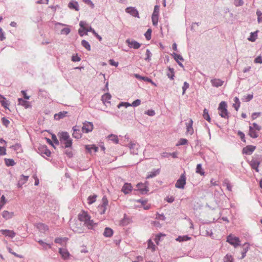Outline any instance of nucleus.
<instances>
[{"instance_id": "1", "label": "nucleus", "mask_w": 262, "mask_h": 262, "mask_svg": "<svg viewBox=\"0 0 262 262\" xmlns=\"http://www.w3.org/2000/svg\"><path fill=\"white\" fill-rule=\"evenodd\" d=\"M78 220L82 222L89 229H92L96 225L88 212L82 210L78 216Z\"/></svg>"}, {"instance_id": "2", "label": "nucleus", "mask_w": 262, "mask_h": 262, "mask_svg": "<svg viewBox=\"0 0 262 262\" xmlns=\"http://www.w3.org/2000/svg\"><path fill=\"white\" fill-rule=\"evenodd\" d=\"M58 136L61 143L64 145L65 148L71 147L72 145V139L69 134L66 132H61L58 133Z\"/></svg>"}, {"instance_id": "3", "label": "nucleus", "mask_w": 262, "mask_h": 262, "mask_svg": "<svg viewBox=\"0 0 262 262\" xmlns=\"http://www.w3.org/2000/svg\"><path fill=\"white\" fill-rule=\"evenodd\" d=\"M219 114L221 116V117L224 118L226 119L228 118V112L227 111V105L225 101H222L220 104L218 108Z\"/></svg>"}, {"instance_id": "4", "label": "nucleus", "mask_w": 262, "mask_h": 262, "mask_svg": "<svg viewBox=\"0 0 262 262\" xmlns=\"http://www.w3.org/2000/svg\"><path fill=\"white\" fill-rule=\"evenodd\" d=\"M227 242L233 246L234 247L240 245V240L238 237H236L233 235H229L227 237Z\"/></svg>"}, {"instance_id": "5", "label": "nucleus", "mask_w": 262, "mask_h": 262, "mask_svg": "<svg viewBox=\"0 0 262 262\" xmlns=\"http://www.w3.org/2000/svg\"><path fill=\"white\" fill-rule=\"evenodd\" d=\"M108 202L105 196L102 199V204L98 206V211L101 214H103L105 212L106 207L108 205Z\"/></svg>"}, {"instance_id": "6", "label": "nucleus", "mask_w": 262, "mask_h": 262, "mask_svg": "<svg viewBox=\"0 0 262 262\" xmlns=\"http://www.w3.org/2000/svg\"><path fill=\"white\" fill-rule=\"evenodd\" d=\"M94 128V125L92 122L85 121L83 123L82 131L84 133H89L92 132Z\"/></svg>"}, {"instance_id": "7", "label": "nucleus", "mask_w": 262, "mask_h": 262, "mask_svg": "<svg viewBox=\"0 0 262 262\" xmlns=\"http://www.w3.org/2000/svg\"><path fill=\"white\" fill-rule=\"evenodd\" d=\"M186 179L185 174H181L180 178L177 180L175 184L176 187L183 189L186 184Z\"/></svg>"}, {"instance_id": "8", "label": "nucleus", "mask_w": 262, "mask_h": 262, "mask_svg": "<svg viewBox=\"0 0 262 262\" xmlns=\"http://www.w3.org/2000/svg\"><path fill=\"white\" fill-rule=\"evenodd\" d=\"M140 104H141V100L140 99H137L135 101H133L131 104L127 102H121V103L118 104V107L120 108L121 106H124L126 107H127V106H129L136 107V106H138L139 105H140Z\"/></svg>"}, {"instance_id": "9", "label": "nucleus", "mask_w": 262, "mask_h": 262, "mask_svg": "<svg viewBox=\"0 0 262 262\" xmlns=\"http://www.w3.org/2000/svg\"><path fill=\"white\" fill-rule=\"evenodd\" d=\"M126 42L130 48L138 49L141 47V44L134 40L127 39Z\"/></svg>"}, {"instance_id": "10", "label": "nucleus", "mask_w": 262, "mask_h": 262, "mask_svg": "<svg viewBox=\"0 0 262 262\" xmlns=\"http://www.w3.org/2000/svg\"><path fill=\"white\" fill-rule=\"evenodd\" d=\"M138 190L142 194H145L148 191L146 183H139L137 185Z\"/></svg>"}, {"instance_id": "11", "label": "nucleus", "mask_w": 262, "mask_h": 262, "mask_svg": "<svg viewBox=\"0 0 262 262\" xmlns=\"http://www.w3.org/2000/svg\"><path fill=\"white\" fill-rule=\"evenodd\" d=\"M126 12L130 14L134 17L139 18V13L138 10L134 7H127L125 9Z\"/></svg>"}, {"instance_id": "12", "label": "nucleus", "mask_w": 262, "mask_h": 262, "mask_svg": "<svg viewBox=\"0 0 262 262\" xmlns=\"http://www.w3.org/2000/svg\"><path fill=\"white\" fill-rule=\"evenodd\" d=\"M39 150L40 154L43 156H46L47 157H50L51 152L49 149H48L47 146L42 145L39 148Z\"/></svg>"}, {"instance_id": "13", "label": "nucleus", "mask_w": 262, "mask_h": 262, "mask_svg": "<svg viewBox=\"0 0 262 262\" xmlns=\"http://www.w3.org/2000/svg\"><path fill=\"white\" fill-rule=\"evenodd\" d=\"M0 232L5 236H8L10 238H13L16 235L15 232L11 230H1Z\"/></svg>"}, {"instance_id": "14", "label": "nucleus", "mask_w": 262, "mask_h": 262, "mask_svg": "<svg viewBox=\"0 0 262 262\" xmlns=\"http://www.w3.org/2000/svg\"><path fill=\"white\" fill-rule=\"evenodd\" d=\"M133 189L132 185L130 183H125L123 186L121 191L125 194L129 193Z\"/></svg>"}, {"instance_id": "15", "label": "nucleus", "mask_w": 262, "mask_h": 262, "mask_svg": "<svg viewBox=\"0 0 262 262\" xmlns=\"http://www.w3.org/2000/svg\"><path fill=\"white\" fill-rule=\"evenodd\" d=\"M249 164L251 168L255 169L256 172H259L258 166L260 164V162L256 159H252L250 162Z\"/></svg>"}, {"instance_id": "16", "label": "nucleus", "mask_w": 262, "mask_h": 262, "mask_svg": "<svg viewBox=\"0 0 262 262\" xmlns=\"http://www.w3.org/2000/svg\"><path fill=\"white\" fill-rule=\"evenodd\" d=\"M256 147L253 145H248L243 149V153L246 155H251L255 149Z\"/></svg>"}, {"instance_id": "17", "label": "nucleus", "mask_w": 262, "mask_h": 262, "mask_svg": "<svg viewBox=\"0 0 262 262\" xmlns=\"http://www.w3.org/2000/svg\"><path fill=\"white\" fill-rule=\"evenodd\" d=\"M193 121L192 119H190L188 122L186 123V133L192 135L193 134V128L192 127Z\"/></svg>"}, {"instance_id": "18", "label": "nucleus", "mask_w": 262, "mask_h": 262, "mask_svg": "<svg viewBox=\"0 0 262 262\" xmlns=\"http://www.w3.org/2000/svg\"><path fill=\"white\" fill-rule=\"evenodd\" d=\"M59 252L61 255L62 258L64 259H68L70 256V253L66 249L60 248L59 249Z\"/></svg>"}, {"instance_id": "19", "label": "nucleus", "mask_w": 262, "mask_h": 262, "mask_svg": "<svg viewBox=\"0 0 262 262\" xmlns=\"http://www.w3.org/2000/svg\"><path fill=\"white\" fill-rule=\"evenodd\" d=\"M257 130L252 128V126H249V130L248 133L249 136L252 138H256L258 137V132Z\"/></svg>"}, {"instance_id": "20", "label": "nucleus", "mask_w": 262, "mask_h": 262, "mask_svg": "<svg viewBox=\"0 0 262 262\" xmlns=\"http://www.w3.org/2000/svg\"><path fill=\"white\" fill-rule=\"evenodd\" d=\"M79 25L81 28H83V29L87 33L89 31L93 32V29L91 27L88 26L86 23L84 21H81L79 23Z\"/></svg>"}, {"instance_id": "21", "label": "nucleus", "mask_w": 262, "mask_h": 262, "mask_svg": "<svg viewBox=\"0 0 262 262\" xmlns=\"http://www.w3.org/2000/svg\"><path fill=\"white\" fill-rule=\"evenodd\" d=\"M73 133L72 136L76 139H80L82 137V134L80 133V130L77 128L76 126L73 127Z\"/></svg>"}, {"instance_id": "22", "label": "nucleus", "mask_w": 262, "mask_h": 262, "mask_svg": "<svg viewBox=\"0 0 262 262\" xmlns=\"http://www.w3.org/2000/svg\"><path fill=\"white\" fill-rule=\"evenodd\" d=\"M2 216L6 220L11 219L14 216L13 212H9L7 210H4L2 212Z\"/></svg>"}, {"instance_id": "23", "label": "nucleus", "mask_w": 262, "mask_h": 262, "mask_svg": "<svg viewBox=\"0 0 262 262\" xmlns=\"http://www.w3.org/2000/svg\"><path fill=\"white\" fill-rule=\"evenodd\" d=\"M28 178H29L28 176H25L24 175H21V177L18 182V184H17L18 187H21L23 185H24L27 182Z\"/></svg>"}, {"instance_id": "24", "label": "nucleus", "mask_w": 262, "mask_h": 262, "mask_svg": "<svg viewBox=\"0 0 262 262\" xmlns=\"http://www.w3.org/2000/svg\"><path fill=\"white\" fill-rule=\"evenodd\" d=\"M111 99V95L109 93H106L102 95L101 100L103 103L106 104V103H110V100Z\"/></svg>"}, {"instance_id": "25", "label": "nucleus", "mask_w": 262, "mask_h": 262, "mask_svg": "<svg viewBox=\"0 0 262 262\" xmlns=\"http://www.w3.org/2000/svg\"><path fill=\"white\" fill-rule=\"evenodd\" d=\"M211 83L212 85L215 87H219L222 86L223 83L224 81L220 79H214L211 80Z\"/></svg>"}, {"instance_id": "26", "label": "nucleus", "mask_w": 262, "mask_h": 262, "mask_svg": "<svg viewBox=\"0 0 262 262\" xmlns=\"http://www.w3.org/2000/svg\"><path fill=\"white\" fill-rule=\"evenodd\" d=\"M172 56L173 57L174 59L178 62V63L181 67H183V64L181 62L179 61V60L183 61L184 59L182 56L180 55L177 54L176 53H173Z\"/></svg>"}, {"instance_id": "27", "label": "nucleus", "mask_w": 262, "mask_h": 262, "mask_svg": "<svg viewBox=\"0 0 262 262\" xmlns=\"http://www.w3.org/2000/svg\"><path fill=\"white\" fill-rule=\"evenodd\" d=\"M68 7L71 9H74L76 11L79 10V6L77 2H70L68 4Z\"/></svg>"}, {"instance_id": "28", "label": "nucleus", "mask_w": 262, "mask_h": 262, "mask_svg": "<svg viewBox=\"0 0 262 262\" xmlns=\"http://www.w3.org/2000/svg\"><path fill=\"white\" fill-rule=\"evenodd\" d=\"M5 100L6 98L3 96L0 95V102L2 105L6 108H8L9 103L8 101Z\"/></svg>"}, {"instance_id": "29", "label": "nucleus", "mask_w": 262, "mask_h": 262, "mask_svg": "<svg viewBox=\"0 0 262 262\" xmlns=\"http://www.w3.org/2000/svg\"><path fill=\"white\" fill-rule=\"evenodd\" d=\"M18 101V104L24 106L26 108L30 106V103L26 100H23L22 98H19Z\"/></svg>"}, {"instance_id": "30", "label": "nucleus", "mask_w": 262, "mask_h": 262, "mask_svg": "<svg viewBox=\"0 0 262 262\" xmlns=\"http://www.w3.org/2000/svg\"><path fill=\"white\" fill-rule=\"evenodd\" d=\"M67 114H68V112H66V111L61 112H59L58 114H56L54 115V118L56 119L59 120L60 119H62V118L65 117L67 116Z\"/></svg>"}, {"instance_id": "31", "label": "nucleus", "mask_w": 262, "mask_h": 262, "mask_svg": "<svg viewBox=\"0 0 262 262\" xmlns=\"http://www.w3.org/2000/svg\"><path fill=\"white\" fill-rule=\"evenodd\" d=\"M37 228L41 232H45L49 230L48 226L42 223L38 224Z\"/></svg>"}, {"instance_id": "32", "label": "nucleus", "mask_w": 262, "mask_h": 262, "mask_svg": "<svg viewBox=\"0 0 262 262\" xmlns=\"http://www.w3.org/2000/svg\"><path fill=\"white\" fill-rule=\"evenodd\" d=\"M113 234V230L110 228H106L103 232V235L105 237H111Z\"/></svg>"}, {"instance_id": "33", "label": "nucleus", "mask_w": 262, "mask_h": 262, "mask_svg": "<svg viewBox=\"0 0 262 262\" xmlns=\"http://www.w3.org/2000/svg\"><path fill=\"white\" fill-rule=\"evenodd\" d=\"M108 139L113 142L115 144L119 143V139L118 136L116 135L111 134L107 137Z\"/></svg>"}, {"instance_id": "34", "label": "nucleus", "mask_w": 262, "mask_h": 262, "mask_svg": "<svg viewBox=\"0 0 262 262\" xmlns=\"http://www.w3.org/2000/svg\"><path fill=\"white\" fill-rule=\"evenodd\" d=\"M167 76L171 80L173 79L174 77V72L173 68L170 67L168 68V71L167 72Z\"/></svg>"}, {"instance_id": "35", "label": "nucleus", "mask_w": 262, "mask_h": 262, "mask_svg": "<svg viewBox=\"0 0 262 262\" xmlns=\"http://www.w3.org/2000/svg\"><path fill=\"white\" fill-rule=\"evenodd\" d=\"M85 148L89 152H91L92 150H94L95 152H97L98 150V147L95 145H86L85 146Z\"/></svg>"}, {"instance_id": "36", "label": "nucleus", "mask_w": 262, "mask_h": 262, "mask_svg": "<svg viewBox=\"0 0 262 262\" xmlns=\"http://www.w3.org/2000/svg\"><path fill=\"white\" fill-rule=\"evenodd\" d=\"M68 238L67 237H57L55 239V242L60 245H62L63 243H66L68 241Z\"/></svg>"}, {"instance_id": "37", "label": "nucleus", "mask_w": 262, "mask_h": 262, "mask_svg": "<svg viewBox=\"0 0 262 262\" xmlns=\"http://www.w3.org/2000/svg\"><path fill=\"white\" fill-rule=\"evenodd\" d=\"M38 243L42 247V248L45 250L51 248V245L50 244L45 243L41 240L38 241Z\"/></svg>"}, {"instance_id": "38", "label": "nucleus", "mask_w": 262, "mask_h": 262, "mask_svg": "<svg viewBox=\"0 0 262 262\" xmlns=\"http://www.w3.org/2000/svg\"><path fill=\"white\" fill-rule=\"evenodd\" d=\"M257 32L258 31H255L254 32L251 33L250 36L248 38V39L249 41H252V42L255 41V40L257 38Z\"/></svg>"}, {"instance_id": "39", "label": "nucleus", "mask_w": 262, "mask_h": 262, "mask_svg": "<svg viewBox=\"0 0 262 262\" xmlns=\"http://www.w3.org/2000/svg\"><path fill=\"white\" fill-rule=\"evenodd\" d=\"M223 185L226 187L227 189L229 191H232V186L228 180H225L223 182Z\"/></svg>"}, {"instance_id": "40", "label": "nucleus", "mask_w": 262, "mask_h": 262, "mask_svg": "<svg viewBox=\"0 0 262 262\" xmlns=\"http://www.w3.org/2000/svg\"><path fill=\"white\" fill-rule=\"evenodd\" d=\"M152 24L154 26L157 25L158 22V13H153L151 17Z\"/></svg>"}, {"instance_id": "41", "label": "nucleus", "mask_w": 262, "mask_h": 262, "mask_svg": "<svg viewBox=\"0 0 262 262\" xmlns=\"http://www.w3.org/2000/svg\"><path fill=\"white\" fill-rule=\"evenodd\" d=\"M97 196L96 195H90L88 198V203L89 204L91 205L93 203L95 202L96 201Z\"/></svg>"}, {"instance_id": "42", "label": "nucleus", "mask_w": 262, "mask_h": 262, "mask_svg": "<svg viewBox=\"0 0 262 262\" xmlns=\"http://www.w3.org/2000/svg\"><path fill=\"white\" fill-rule=\"evenodd\" d=\"M191 237L187 235L179 236L176 240L180 242L190 240Z\"/></svg>"}, {"instance_id": "43", "label": "nucleus", "mask_w": 262, "mask_h": 262, "mask_svg": "<svg viewBox=\"0 0 262 262\" xmlns=\"http://www.w3.org/2000/svg\"><path fill=\"white\" fill-rule=\"evenodd\" d=\"M196 172L200 174L201 176L204 175L205 172L202 168V165L201 164H199L197 165L196 168Z\"/></svg>"}, {"instance_id": "44", "label": "nucleus", "mask_w": 262, "mask_h": 262, "mask_svg": "<svg viewBox=\"0 0 262 262\" xmlns=\"http://www.w3.org/2000/svg\"><path fill=\"white\" fill-rule=\"evenodd\" d=\"M234 102L235 103L233 104V106L235 108V109L236 111H237L238 108L240 106V102H239L238 98L236 97H235L234 98Z\"/></svg>"}, {"instance_id": "45", "label": "nucleus", "mask_w": 262, "mask_h": 262, "mask_svg": "<svg viewBox=\"0 0 262 262\" xmlns=\"http://www.w3.org/2000/svg\"><path fill=\"white\" fill-rule=\"evenodd\" d=\"M203 117L209 122H210L211 119L210 118L208 111L206 108H205L203 111Z\"/></svg>"}, {"instance_id": "46", "label": "nucleus", "mask_w": 262, "mask_h": 262, "mask_svg": "<svg viewBox=\"0 0 262 262\" xmlns=\"http://www.w3.org/2000/svg\"><path fill=\"white\" fill-rule=\"evenodd\" d=\"M5 164L8 166H13L15 164L14 161L11 159H5Z\"/></svg>"}, {"instance_id": "47", "label": "nucleus", "mask_w": 262, "mask_h": 262, "mask_svg": "<svg viewBox=\"0 0 262 262\" xmlns=\"http://www.w3.org/2000/svg\"><path fill=\"white\" fill-rule=\"evenodd\" d=\"M135 77L139 79H142L144 81H147V82H151V79L147 77H143L139 74H135Z\"/></svg>"}, {"instance_id": "48", "label": "nucleus", "mask_w": 262, "mask_h": 262, "mask_svg": "<svg viewBox=\"0 0 262 262\" xmlns=\"http://www.w3.org/2000/svg\"><path fill=\"white\" fill-rule=\"evenodd\" d=\"M188 143V140L186 139L181 138L179 140L178 142L177 143L176 146H178L180 145H186Z\"/></svg>"}, {"instance_id": "49", "label": "nucleus", "mask_w": 262, "mask_h": 262, "mask_svg": "<svg viewBox=\"0 0 262 262\" xmlns=\"http://www.w3.org/2000/svg\"><path fill=\"white\" fill-rule=\"evenodd\" d=\"M155 245L154 243L151 241V239H149L148 241V247L147 248L150 249L152 251H154L155 250Z\"/></svg>"}, {"instance_id": "50", "label": "nucleus", "mask_w": 262, "mask_h": 262, "mask_svg": "<svg viewBox=\"0 0 262 262\" xmlns=\"http://www.w3.org/2000/svg\"><path fill=\"white\" fill-rule=\"evenodd\" d=\"M81 44L88 51L91 50V46L87 41L85 40H82L81 41Z\"/></svg>"}, {"instance_id": "51", "label": "nucleus", "mask_w": 262, "mask_h": 262, "mask_svg": "<svg viewBox=\"0 0 262 262\" xmlns=\"http://www.w3.org/2000/svg\"><path fill=\"white\" fill-rule=\"evenodd\" d=\"M256 14L257 15V21L259 23H262V12L257 10L256 11Z\"/></svg>"}, {"instance_id": "52", "label": "nucleus", "mask_w": 262, "mask_h": 262, "mask_svg": "<svg viewBox=\"0 0 262 262\" xmlns=\"http://www.w3.org/2000/svg\"><path fill=\"white\" fill-rule=\"evenodd\" d=\"M224 262H229L233 261V257L231 255L227 254L224 258Z\"/></svg>"}, {"instance_id": "53", "label": "nucleus", "mask_w": 262, "mask_h": 262, "mask_svg": "<svg viewBox=\"0 0 262 262\" xmlns=\"http://www.w3.org/2000/svg\"><path fill=\"white\" fill-rule=\"evenodd\" d=\"M237 135L240 137L242 141L245 143L246 139H245V134H244V133H243L241 131H238L237 133Z\"/></svg>"}, {"instance_id": "54", "label": "nucleus", "mask_w": 262, "mask_h": 262, "mask_svg": "<svg viewBox=\"0 0 262 262\" xmlns=\"http://www.w3.org/2000/svg\"><path fill=\"white\" fill-rule=\"evenodd\" d=\"M151 56V53L150 51H149V50L147 49L146 52V57L145 58V59L146 60L149 61L150 60Z\"/></svg>"}, {"instance_id": "55", "label": "nucleus", "mask_w": 262, "mask_h": 262, "mask_svg": "<svg viewBox=\"0 0 262 262\" xmlns=\"http://www.w3.org/2000/svg\"><path fill=\"white\" fill-rule=\"evenodd\" d=\"M151 30L150 29H148L145 34V37L147 40H150L151 38Z\"/></svg>"}, {"instance_id": "56", "label": "nucleus", "mask_w": 262, "mask_h": 262, "mask_svg": "<svg viewBox=\"0 0 262 262\" xmlns=\"http://www.w3.org/2000/svg\"><path fill=\"white\" fill-rule=\"evenodd\" d=\"M252 125L253 126H252V128H254L257 131H260L261 129V127L256 123H253Z\"/></svg>"}, {"instance_id": "57", "label": "nucleus", "mask_w": 262, "mask_h": 262, "mask_svg": "<svg viewBox=\"0 0 262 262\" xmlns=\"http://www.w3.org/2000/svg\"><path fill=\"white\" fill-rule=\"evenodd\" d=\"M8 251L10 253L12 254L13 255H14L16 257H19V258H22L23 257V256L21 255H18L16 253L13 252L12 249L11 248H10V247L8 248Z\"/></svg>"}, {"instance_id": "58", "label": "nucleus", "mask_w": 262, "mask_h": 262, "mask_svg": "<svg viewBox=\"0 0 262 262\" xmlns=\"http://www.w3.org/2000/svg\"><path fill=\"white\" fill-rule=\"evenodd\" d=\"M189 84L187 82H185L183 86V94L185 93L186 90L189 88Z\"/></svg>"}, {"instance_id": "59", "label": "nucleus", "mask_w": 262, "mask_h": 262, "mask_svg": "<svg viewBox=\"0 0 262 262\" xmlns=\"http://www.w3.org/2000/svg\"><path fill=\"white\" fill-rule=\"evenodd\" d=\"M254 62L256 63H262V58L260 56H257L254 59Z\"/></svg>"}, {"instance_id": "60", "label": "nucleus", "mask_w": 262, "mask_h": 262, "mask_svg": "<svg viewBox=\"0 0 262 262\" xmlns=\"http://www.w3.org/2000/svg\"><path fill=\"white\" fill-rule=\"evenodd\" d=\"M2 120L3 124L6 126H8V125L10 124V121L7 119L5 118H3Z\"/></svg>"}, {"instance_id": "61", "label": "nucleus", "mask_w": 262, "mask_h": 262, "mask_svg": "<svg viewBox=\"0 0 262 262\" xmlns=\"http://www.w3.org/2000/svg\"><path fill=\"white\" fill-rule=\"evenodd\" d=\"M70 32V29L68 28H63L61 30V33L64 34H68Z\"/></svg>"}, {"instance_id": "62", "label": "nucleus", "mask_w": 262, "mask_h": 262, "mask_svg": "<svg viewBox=\"0 0 262 262\" xmlns=\"http://www.w3.org/2000/svg\"><path fill=\"white\" fill-rule=\"evenodd\" d=\"M136 202H138V203H140L142 206L146 205L147 203V200H141V199L138 200L136 201Z\"/></svg>"}, {"instance_id": "63", "label": "nucleus", "mask_w": 262, "mask_h": 262, "mask_svg": "<svg viewBox=\"0 0 262 262\" xmlns=\"http://www.w3.org/2000/svg\"><path fill=\"white\" fill-rule=\"evenodd\" d=\"M6 154V149L4 147L0 146V155H5Z\"/></svg>"}, {"instance_id": "64", "label": "nucleus", "mask_w": 262, "mask_h": 262, "mask_svg": "<svg viewBox=\"0 0 262 262\" xmlns=\"http://www.w3.org/2000/svg\"><path fill=\"white\" fill-rule=\"evenodd\" d=\"M109 63L111 66H115L116 67H117L118 66V64H119L118 62L115 61L113 59H110L109 60Z\"/></svg>"}]
</instances>
